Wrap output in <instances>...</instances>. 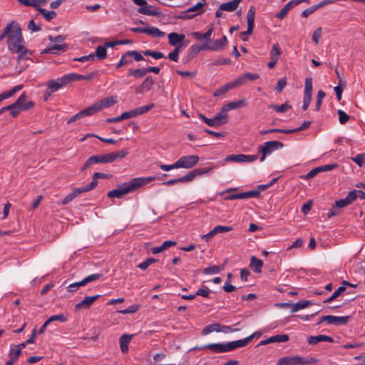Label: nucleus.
<instances>
[{"mask_svg":"<svg viewBox=\"0 0 365 365\" xmlns=\"http://www.w3.org/2000/svg\"><path fill=\"white\" fill-rule=\"evenodd\" d=\"M6 26H9V33L6 34L8 37V48L11 53L18 54L17 61L21 68L19 72H21L26 66H21V61L30 58L32 56V53L24 45V40L20 25L14 21H12L7 24Z\"/></svg>","mask_w":365,"mask_h":365,"instance_id":"f257e3e1","label":"nucleus"},{"mask_svg":"<svg viewBox=\"0 0 365 365\" xmlns=\"http://www.w3.org/2000/svg\"><path fill=\"white\" fill-rule=\"evenodd\" d=\"M262 332L259 331H255L250 336L236 341H229L225 344L217 343V344H209L202 346L195 347V350L210 349L214 353L220 354L228 351H232L236 349L246 346L254 338H259L261 336Z\"/></svg>","mask_w":365,"mask_h":365,"instance_id":"f03ea898","label":"nucleus"},{"mask_svg":"<svg viewBox=\"0 0 365 365\" xmlns=\"http://www.w3.org/2000/svg\"><path fill=\"white\" fill-rule=\"evenodd\" d=\"M155 180V177L135 178L128 182L118 185V188L107 193L108 198H121L129 192L138 190L143 185Z\"/></svg>","mask_w":365,"mask_h":365,"instance_id":"7ed1b4c3","label":"nucleus"},{"mask_svg":"<svg viewBox=\"0 0 365 365\" xmlns=\"http://www.w3.org/2000/svg\"><path fill=\"white\" fill-rule=\"evenodd\" d=\"M48 39L51 42L56 43L55 44H49L48 47L42 52V53H57L55 50L66 51L68 48V46L66 43H61L65 40V36L63 35H58L56 37L52 36H48Z\"/></svg>","mask_w":365,"mask_h":365,"instance_id":"20e7f679","label":"nucleus"},{"mask_svg":"<svg viewBox=\"0 0 365 365\" xmlns=\"http://www.w3.org/2000/svg\"><path fill=\"white\" fill-rule=\"evenodd\" d=\"M115 96L106 97L88 106L92 115L109 108L117 103Z\"/></svg>","mask_w":365,"mask_h":365,"instance_id":"39448f33","label":"nucleus"},{"mask_svg":"<svg viewBox=\"0 0 365 365\" xmlns=\"http://www.w3.org/2000/svg\"><path fill=\"white\" fill-rule=\"evenodd\" d=\"M283 147L284 144L279 141L271 140L264 143L263 145L259 147V152L262 153L260 161H264L267 155H269L274 150L282 148Z\"/></svg>","mask_w":365,"mask_h":365,"instance_id":"423d86ee","label":"nucleus"},{"mask_svg":"<svg viewBox=\"0 0 365 365\" xmlns=\"http://www.w3.org/2000/svg\"><path fill=\"white\" fill-rule=\"evenodd\" d=\"M133 2L140 6V7L138 9V11L140 14L148 16H159L160 12L158 9H154L153 6H148L146 0H132Z\"/></svg>","mask_w":365,"mask_h":365,"instance_id":"0eeeda50","label":"nucleus"},{"mask_svg":"<svg viewBox=\"0 0 365 365\" xmlns=\"http://www.w3.org/2000/svg\"><path fill=\"white\" fill-rule=\"evenodd\" d=\"M199 162V157L195 155H184L180 157L178 160L176 165L178 168L189 169L193 168Z\"/></svg>","mask_w":365,"mask_h":365,"instance_id":"6e6552de","label":"nucleus"},{"mask_svg":"<svg viewBox=\"0 0 365 365\" xmlns=\"http://www.w3.org/2000/svg\"><path fill=\"white\" fill-rule=\"evenodd\" d=\"M69 83L68 77L66 75L58 78L56 80H50L47 82V87L49 88V91L56 92L58 89Z\"/></svg>","mask_w":365,"mask_h":365,"instance_id":"1a4fd4ad","label":"nucleus"},{"mask_svg":"<svg viewBox=\"0 0 365 365\" xmlns=\"http://www.w3.org/2000/svg\"><path fill=\"white\" fill-rule=\"evenodd\" d=\"M212 168H197L190 172L187 175L180 178V182H187L192 181L197 176L210 173Z\"/></svg>","mask_w":365,"mask_h":365,"instance_id":"9d476101","label":"nucleus"},{"mask_svg":"<svg viewBox=\"0 0 365 365\" xmlns=\"http://www.w3.org/2000/svg\"><path fill=\"white\" fill-rule=\"evenodd\" d=\"M227 43V39L225 36H223L220 39L210 40V43H205L204 48L206 50L219 51L223 49Z\"/></svg>","mask_w":365,"mask_h":365,"instance_id":"9b49d317","label":"nucleus"},{"mask_svg":"<svg viewBox=\"0 0 365 365\" xmlns=\"http://www.w3.org/2000/svg\"><path fill=\"white\" fill-rule=\"evenodd\" d=\"M101 297V295L100 294L86 297V298H84V299H83L82 301L76 304L75 311L80 312L82 309H89L92 306L93 302L98 300Z\"/></svg>","mask_w":365,"mask_h":365,"instance_id":"f8f14e48","label":"nucleus"},{"mask_svg":"<svg viewBox=\"0 0 365 365\" xmlns=\"http://www.w3.org/2000/svg\"><path fill=\"white\" fill-rule=\"evenodd\" d=\"M26 96L25 95V93H23L18 99L14 103L15 107L19 110V113L21 110H26L30 108H31L34 103L33 101H30L27 103L26 102Z\"/></svg>","mask_w":365,"mask_h":365,"instance_id":"ddd939ff","label":"nucleus"},{"mask_svg":"<svg viewBox=\"0 0 365 365\" xmlns=\"http://www.w3.org/2000/svg\"><path fill=\"white\" fill-rule=\"evenodd\" d=\"M128 152L126 150H122L103 155L104 163H109L117 159L123 158L128 155Z\"/></svg>","mask_w":365,"mask_h":365,"instance_id":"4468645a","label":"nucleus"},{"mask_svg":"<svg viewBox=\"0 0 365 365\" xmlns=\"http://www.w3.org/2000/svg\"><path fill=\"white\" fill-rule=\"evenodd\" d=\"M355 192V191H350L345 198L336 200L335 202L336 207L340 209L344 208L351 204L354 201L356 200Z\"/></svg>","mask_w":365,"mask_h":365,"instance_id":"2eb2a0df","label":"nucleus"},{"mask_svg":"<svg viewBox=\"0 0 365 365\" xmlns=\"http://www.w3.org/2000/svg\"><path fill=\"white\" fill-rule=\"evenodd\" d=\"M205 5V3L197 2L195 6L189 8L188 9H187L185 11V13L197 11V14H192V15H182V16H180L179 18L182 19H192L193 17H195L197 14H201L203 13L202 8L204 7Z\"/></svg>","mask_w":365,"mask_h":365,"instance_id":"dca6fc26","label":"nucleus"},{"mask_svg":"<svg viewBox=\"0 0 365 365\" xmlns=\"http://www.w3.org/2000/svg\"><path fill=\"white\" fill-rule=\"evenodd\" d=\"M255 8L253 6H252L250 7V9L247 13V33L249 34H253V30L255 28Z\"/></svg>","mask_w":365,"mask_h":365,"instance_id":"f3484780","label":"nucleus"},{"mask_svg":"<svg viewBox=\"0 0 365 365\" xmlns=\"http://www.w3.org/2000/svg\"><path fill=\"white\" fill-rule=\"evenodd\" d=\"M97 163H105L103 155H96L91 156L83 165V166L81 168V170L83 172L88 168H91L94 164Z\"/></svg>","mask_w":365,"mask_h":365,"instance_id":"a211bd4d","label":"nucleus"},{"mask_svg":"<svg viewBox=\"0 0 365 365\" xmlns=\"http://www.w3.org/2000/svg\"><path fill=\"white\" fill-rule=\"evenodd\" d=\"M307 341L309 344L315 345L321 341H327L330 343H333L334 339L331 336L324 335V334H319L317 336H310L307 338Z\"/></svg>","mask_w":365,"mask_h":365,"instance_id":"6ab92c4d","label":"nucleus"},{"mask_svg":"<svg viewBox=\"0 0 365 365\" xmlns=\"http://www.w3.org/2000/svg\"><path fill=\"white\" fill-rule=\"evenodd\" d=\"M154 83L155 81L153 77L151 76H148L138 88L136 92L142 93L143 91H149L153 88Z\"/></svg>","mask_w":365,"mask_h":365,"instance_id":"aec40b11","label":"nucleus"},{"mask_svg":"<svg viewBox=\"0 0 365 365\" xmlns=\"http://www.w3.org/2000/svg\"><path fill=\"white\" fill-rule=\"evenodd\" d=\"M97 74H98V71H94L92 73H91L89 75H86V76L81 75V74H78V73H69V74H67V76L68 77L69 83H71L72 81H81V80L91 81L93 79V76Z\"/></svg>","mask_w":365,"mask_h":365,"instance_id":"412c9836","label":"nucleus"},{"mask_svg":"<svg viewBox=\"0 0 365 365\" xmlns=\"http://www.w3.org/2000/svg\"><path fill=\"white\" fill-rule=\"evenodd\" d=\"M168 41L171 46H177L184 41L185 36L182 34L173 32L168 34Z\"/></svg>","mask_w":365,"mask_h":365,"instance_id":"4be33fe9","label":"nucleus"},{"mask_svg":"<svg viewBox=\"0 0 365 365\" xmlns=\"http://www.w3.org/2000/svg\"><path fill=\"white\" fill-rule=\"evenodd\" d=\"M242 1V0H232L231 1L223 3L220 4V10L230 12L234 11L237 9Z\"/></svg>","mask_w":365,"mask_h":365,"instance_id":"5701e85b","label":"nucleus"},{"mask_svg":"<svg viewBox=\"0 0 365 365\" xmlns=\"http://www.w3.org/2000/svg\"><path fill=\"white\" fill-rule=\"evenodd\" d=\"M205 48H204V43L202 45L193 44L190 47L187 51V60L190 61L192 59L197 53H199L201 51H205Z\"/></svg>","mask_w":365,"mask_h":365,"instance_id":"b1692460","label":"nucleus"},{"mask_svg":"<svg viewBox=\"0 0 365 365\" xmlns=\"http://www.w3.org/2000/svg\"><path fill=\"white\" fill-rule=\"evenodd\" d=\"M349 320V317H336L332 315H329L328 317V324H335V325H341L346 324Z\"/></svg>","mask_w":365,"mask_h":365,"instance_id":"393cba45","label":"nucleus"},{"mask_svg":"<svg viewBox=\"0 0 365 365\" xmlns=\"http://www.w3.org/2000/svg\"><path fill=\"white\" fill-rule=\"evenodd\" d=\"M133 334H123L120 337L119 342L122 352H127L128 350V344L130 342Z\"/></svg>","mask_w":365,"mask_h":365,"instance_id":"a878e982","label":"nucleus"},{"mask_svg":"<svg viewBox=\"0 0 365 365\" xmlns=\"http://www.w3.org/2000/svg\"><path fill=\"white\" fill-rule=\"evenodd\" d=\"M295 5L292 0L289 1L278 13L276 14V18L283 19L287 15L288 12Z\"/></svg>","mask_w":365,"mask_h":365,"instance_id":"bb28decb","label":"nucleus"},{"mask_svg":"<svg viewBox=\"0 0 365 365\" xmlns=\"http://www.w3.org/2000/svg\"><path fill=\"white\" fill-rule=\"evenodd\" d=\"M89 115H92V113H91L89 108L88 107V108L83 109V110L80 111L79 113H76V115H73L72 117H71L67 120V124H71V123L76 121L78 119H81L82 118L89 116Z\"/></svg>","mask_w":365,"mask_h":365,"instance_id":"cd10ccee","label":"nucleus"},{"mask_svg":"<svg viewBox=\"0 0 365 365\" xmlns=\"http://www.w3.org/2000/svg\"><path fill=\"white\" fill-rule=\"evenodd\" d=\"M145 34L154 37V38H162L164 37L165 34L160 31L157 27L151 26V27H145Z\"/></svg>","mask_w":365,"mask_h":365,"instance_id":"c85d7f7f","label":"nucleus"},{"mask_svg":"<svg viewBox=\"0 0 365 365\" xmlns=\"http://www.w3.org/2000/svg\"><path fill=\"white\" fill-rule=\"evenodd\" d=\"M247 103L245 99H242L237 101H231L225 105L227 110L237 109L245 107Z\"/></svg>","mask_w":365,"mask_h":365,"instance_id":"c756f323","label":"nucleus"},{"mask_svg":"<svg viewBox=\"0 0 365 365\" xmlns=\"http://www.w3.org/2000/svg\"><path fill=\"white\" fill-rule=\"evenodd\" d=\"M263 265L262 260L252 256L250 259V267L253 269L256 273H260L262 272V267Z\"/></svg>","mask_w":365,"mask_h":365,"instance_id":"7c9ffc66","label":"nucleus"},{"mask_svg":"<svg viewBox=\"0 0 365 365\" xmlns=\"http://www.w3.org/2000/svg\"><path fill=\"white\" fill-rule=\"evenodd\" d=\"M212 31H213V29L212 28H210L207 31V32H205V34H201L200 32L195 31V32H193L192 34V35L197 40L204 39L206 41H210Z\"/></svg>","mask_w":365,"mask_h":365,"instance_id":"2f4dec72","label":"nucleus"},{"mask_svg":"<svg viewBox=\"0 0 365 365\" xmlns=\"http://www.w3.org/2000/svg\"><path fill=\"white\" fill-rule=\"evenodd\" d=\"M228 110L226 109L225 105L221 108L220 111L217 114L215 117L217 123H219V126L227 123V112Z\"/></svg>","mask_w":365,"mask_h":365,"instance_id":"473e14b6","label":"nucleus"},{"mask_svg":"<svg viewBox=\"0 0 365 365\" xmlns=\"http://www.w3.org/2000/svg\"><path fill=\"white\" fill-rule=\"evenodd\" d=\"M212 331L221 332V324L214 323L206 326L202 331V335H207Z\"/></svg>","mask_w":365,"mask_h":365,"instance_id":"72a5a7b5","label":"nucleus"},{"mask_svg":"<svg viewBox=\"0 0 365 365\" xmlns=\"http://www.w3.org/2000/svg\"><path fill=\"white\" fill-rule=\"evenodd\" d=\"M311 302L308 300H301L295 304H286L285 306H292V312H297L299 309L306 308L307 306L311 304Z\"/></svg>","mask_w":365,"mask_h":365,"instance_id":"f704fd0d","label":"nucleus"},{"mask_svg":"<svg viewBox=\"0 0 365 365\" xmlns=\"http://www.w3.org/2000/svg\"><path fill=\"white\" fill-rule=\"evenodd\" d=\"M147 74L145 68L129 69L128 76H133L135 78H141Z\"/></svg>","mask_w":365,"mask_h":365,"instance_id":"c9c22d12","label":"nucleus"},{"mask_svg":"<svg viewBox=\"0 0 365 365\" xmlns=\"http://www.w3.org/2000/svg\"><path fill=\"white\" fill-rule=\"evenodd\" d=\"M132 63H133L132 58L130 57V55L128 54V51H127L123 54L120 61L115 66V68L118 69L122 66H124L126 65H130Z\"/></svg>","mask_w":365,"mask_h":365,"instance_id":"e433bc0d","label":"nucleus"},{"mask_svg":"<svg viewBox=\"0 0 365 365\" xmlns=\"http://www.w3.org/2000/svg\"><path fill=\"white\" fill-rule=\"evenodd\" d=\"M269 108L276 110L278 113H284V112L290 110L292 108V106L289 105L288 103L285 102L284 103H283L280 106L270 104L269 106Z\"/></svg>","mask_w":365,"mask_h":365,"instance_id":"4c0bfd02","label":"nucleus"},{"mask_svg":"<svg viewBox=\"0 0 365 365\" xmlns=\"http://www.w3.org/2000/svg\"><path fill=\"white\" fill-rule=\"evenodd\" d=\"M95 183L96 182H90L87 185H85V186H83V187H78V188H75V189H73V192H74V194L77 197L78 195H80L81 193H83V192L90 191L91 190H93L95 188V185H94Z\"/></svg>","mask_w":365,"mask_h":365,"instance_id":"58836bf2","label":"nucleus"},{"mask_svg":"<svg viewBox=\"0 0 365 365\" xmlns=\"http://www.w3.org/2000/svg\"><path fill=\"white\" fill-rule=\"evenodd\" d=\"M277 365H296L295 356L280 358L277 361Z\"/></svg>","mask_w":365,"mask_h":365,"instance_id":"ea45409f","label":"nucleus"},{"mask_svg":"<svg viewBox=\"0 0 365 365\" xmlns=\"http://www.w3.org/2000/svg\"><path fill=\"white\" fill-rule=\"evenodd\" d=\"M93 54L97 57L98 60H103L106 58L107 49L103 45L98 46L96 48V52Z\"/></svg>","mask_w":365,"mask_h":365,"instance_id":"a19ab883","label":"nucleus"},{"mask_svg":"<svg viewBox=\"0 0 365 365\" xmlns=\"http://www.w3.org/2000/svg\"><path fill=\"white\" fill-rule=\"evenodd\" d=\"M38 11L43 16L46 21H50L53 19L57 14L54 11H47L45 9L39 8Z\"/></svg>","mask_w":365,"mask_h":365,"instance_id":"79ce46f5","label":"nucleus"},{"mask_svg":"<svg viewBox=\"0 0 365 365\" xmlns=\"http://www.w3.org/2000/svg\"><path fill=\"white\" fill-rule=\"evenodd\" d=\"M5 111H9L10 114L13 117H16L19 113V110L15 107L14 103L11 104V105H9L7 106L1 108L0 109V115L4 113Z\"/></svg>","mask_w":365,"mask_h":365,"instance_id":"37998d69","label":"nucleus"},{"mask_svg":"<svg viewBox=\"0 0 365 365\" xmlns=\"http://www.w3.org/2000/svg\"><path fill=\"white\" fill-rule=\"evenodd\" d=\"M198 116L200 119H202L207 125L210 127L217 128L219 127V123H217L215 118H208L204 114L199 113Z\"/></svg>","mask_w":365,"mask_h":365,"instance_id":"c03bdc74","label":"nucleus"},{"mask_svg":"<svg viewBox=\"0 0 365 365\" xmlns=\"http://www.w3.org/2000/svg\"><path fill=\"white\" fill-rule=\"evenodd\" d=\"M346 86V82L343 81L342 79H340V81L339 82V85L336 87H334V91L336 93V96L337 98V100L339 101L341 100L342 96V92L344 88Z\"/></svg>","mask_w":365,"mask_h":365,"instance_id":"a18cd8bd","label":"nucleus"},{"mask_svg":"<svg viewBox=\"0 0 365 365\" xmlns=\"http://www.w3.org/2000/svg\"><path fill=\"white\" fill-rule=\"evenodd\" d=\"M143 53L146 56H151L155 59H160L165 57L162 52L153 50H145L143 51Z\"/></svg>","mask_w":365,"mask_h":365,"instance_id":"49530a36","label":"nucleus"},{"mask_svg":"<svg viewBox=\"0 0 365 365\" xmlns=\"http://www.w3.org/2000/svg\"><path fill=\"white\" fill-rule=\"evenodd\" d=\"M280 54H281V51H280L278 43H274L272 46V50L270 51L271 60H279Z\"/></svg>","mask_w":365,"mask_h":365,"instance_id":"de8ad7c7","label":"nucleus"},{"mask_svg":"<svg viewBox=\"0 0 365 365\" xmlns=\"http://www.w3.org/2000/svg\"><path fill=\"white\" fill-rule=\"evenodd\" d=\"M346 289V287L344 286H341L338 287V289L327 299L324 301V303H328L330 302L335 299H336L342 292H344Z\"/></svg>","mask_w":365,"mask_h":365,"instance_id":"09e8293b","label":"nucleus"},{"mask_svg":"<svg viewBox=\"0 0 365 365\" xmlns=\"http://www.w3.org/2000/svg\"><path fill=\"white\" fill-rule=\"evenodd\" d=\"M272 343L286 342L289 341L287 334L275 335L270 337Z\"/></svg>","mask_w":365,"mask_h":365,"instance_id":"8fccbe9b","label":"nucleus"},{"mask_svg":"<svg viewBox=\"0 0 365 365\" xmlns=\"http://www.w3.org/2000/svg\"><path fill=\"white\" fill-rule=\"evenodd\" d=\"M111 177L110 175H108V174H106V173H95L93 175V179H92V181L91 182H96L94 185H95V187L97 186L98 185V179L99 178H102V179H108Z\"/></svg>","mask_w":365,"mask_h":365,"instance_id":"3c124183","label":"nucleus"},{"mask_svg":"<svg viewBox=\"0 0 365 365\" xmlns=\"http://www.w3.org/2000/svg\"><path fill=\"white\" fill-rule=\"evenodd\" d=\"M304 94L308 95V96H312V78H307L305 80Z\"/></svg>","mask_w":365,"mask_h":365,"instance_id":"603ef678","label":"nucleus"},{"mask_svg":"<svg viewBox=\"0 0 365 365\" xmlns=\"http://www.w3.org/2000/svg\"><path fill=\"white\" fill-rule=\"evenodd\" d=\"M212 230H213L215 235H217L218 233H224V232H230V231L232 230L233 228L231 226L217 225V226L215 227Z\"/></svg>","mask_w":365,"mask_h":365,"instance_id":"864d4df0","label":"nucleus"},{"mask_svg":"<svg viewBox=\"0 0 365 365\" xmlns=\"http://www.w3.org/2000/svg\"><path fill=\"white\" fill-rule=\"evenodd\" d=\"M157 259L153 257H149L142 263L138 265V267L142 270H145L151 264L156 262Z\"/></svg>","mask_w":365,"mask_h":365,"instance_id":"5fc2aeb1","label":"nucleus"},{"mask_svg":"<svg viewBox=\"0 0 365 365\" xmlns=\"http://www.w3.org/2000/svg\"><path fill=\"white\" fill-rule=\"evenodd\" d=\"M222 270V268H220L219 266L213 265L210 267H207L203 270V273L205 274H217L220 272Z\"/></svg>","mask_w":365,"mask_h":365,"instance_id":"6e6d98bb","label":"nucleus"},{"mask_svg":"<svg viewBox=\"0 0 365 365\" xmlns=\"http://www.w3.org/2000/svg\"><path fill=\"white\" fill-rule=\"evenodd\" d=\"M243 154H239V155H230L226 157L225 159V161H233V162H237V163H242L243 162Z\"/></svg>","mask_w":365,"mask_h":365,"instance_id":"4d7b16f0","label":"nucleus"},{"mask_svg":"<svg viewBox=\"0 0 365 365\" xmlns=\"http://www.w3.org/2000/svg\"><path fill=\"white\" fill-rule=\"evenodd\" d=\"M337 113L339 115V121L341 124H345L350 119V116L344 110H338Z\"/></svg>","mask_w":365,"mask_h":365,"instance_id":"13d9d810","label":"nucleus"},{"mask_svg":"<svg viewBox=\"0 0 365 365\" xmlns=\"http://www.w3.org/2000/svg\"><path fill=\"white\" fill-rule=\"evenodd\" d=\"M66 320H67V318L63 314H61L53 315V316L50 317L46 321H47V323L50 324L54 321H59V322H64Z\"/></svg>","mask_w":365,"mask_h":365,"instance_id":"bf43d9fd","label":"nucleus"},{"mask_svg":"<svg viewBox=\"0 0 365 365\" xmlns=\"http://www.w3.org/2000/svg\"><path fill=\"white\" fill-rule=\"evenodd\" d=\"M311 125V122L310 121H304L301 126L297 128H294V129H288L289 132V134L291 133H297V132H299V131H302V130H304L306 129H307Z\"/></svg>","mask_w":365,"mask_h":365,"instance_id":"052dcab7","label":"nucleus"},{"mask_svg":"<svg viewBox=\"0 0 365 365\" xmlns=\"http://www.w3.org/2000/svg\"><path fill=\"white\" fill-rule=\"evenodd\" d=\"M225 200H238V199H245V193H232L226 195L224 198Z\"/></svg>","mask_w":365,"mask_h":365,"instance_id":"680f3d73","label":"nucleus"},{"mask_svg":"<svg viewBox=\"0 0 365 365\" xmlns=\"http://www.w3.org/2000/svg\"><path fill=\"white\" fill-rule=\"evenodd\" d=\"M154 106H155V104L152 103L148 105L137 108L136 110H137L138 115L148 112L152 108H153Z\"/></svg>","mask_w":365,"mask_h":365,"instance_id":"e2e57ef3","label":"nucleus"},{"mask_svg":"<svg viewBox=\"0 0 365 365\" xmlns=\"http://www.w3.org/2000/svg\"><path fill=\"white\" fill-rule=\"evenodd\" d=\"M128 54L130 55V57L133 58L135 61L145 60V58L143 56V55L138 51H129Z\"/></svg>","mask_w":365,"mask_h":365,"instance_id":"0e129e2a","label":"nucleus"},{"mask_svg":"<svg viewBox=\"0 0 365 365\" xmlns=\"http://www.w3.org/2000/svg\"><path fill=\"white\" fill-rule=\"evenodd\" d=\"M321 173L319 167H317L312 170H311L307 175L302 176L301 178L306 180H309L313 178L318 173Z\"/></svg>","mask_w":365,"mask_h":365,"instance_id":"69168bd1","label":"nucleus"},{"mask_svg":"<svg viewBox=\"0 0 365 365\" xmlns=\"http://www.w3.org/2000/svg\"><path fill=\"white\" fill-rule=\"evenodd\" d=\"M101 274H93L87 276L83 279V283L86 285L88 283L98 280L101 277Z\"/></svg>","mask_w":365,"mask_h":365,"instance_id":"338daca9","label":"nucleus"},{"mask_svg":"<svg viewBox=\"0 0 365 365\" xmlns=\"http://www.w3.org/2000/svg\"><path fill=\"white\" fill-rule=\"evenodd\" d=\"M287 85V81L285 78H282L278 80L277 84L275 87V90L278 93H281Z\"/></svg>","mask_w":365,"mask_h":365,"instance_id":"774afa93","label":"nucleus"}]
</instances>
